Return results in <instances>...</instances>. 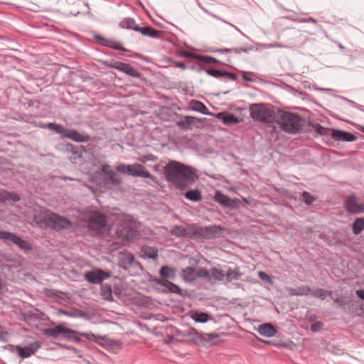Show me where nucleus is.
<instances>
[{
  "label": "nucleus",
  "mask_w": 364,
  "mask_h": 364,
  "mask_svg": "<svg viewBox=\"0 0 364 364\" xmlns=\"http://www.w3.org/2000/svg\"><path fill=\"white\" fill-rule=\"evenodd\" d=\"M44 128H47L49 130H51L55 133L60 134L61 139L64 138L65 132H66V127L55 122L48 123L46 125L44 126Z\"/></svg>",
  "instance_id": "72a5a7b5"
},
{
  "label": "nucleus",
  "mask_w": 364,
  "mask_h": 364,
  "mask_svg": "<svg viewBox=\"0 0 364 364\" xmlns=\"http://www.w3.org/2000/svg\"><path fill=\"white\" fill-rule=\"evenodd\" d=\"M215 117L222 121L226 125H232L239 124L242 122V119L237 117H236L234 114L228 112H222L217 113L215 114Z\"/></svg>",
  "instance_id": "412c9836"
},
{
  "label": "nucleus",
  "mask_w": 364,
  "mask_h": 364,
  "mask_svg": "<svg viewBox=\"0 0 364 364\" xmlns=\"http://www.w3.org/2000/svg\"><path fill=\"white\" fill-rule=\"evenodd\" d=\"M356 294L360 299L364 300V290L363 289H359V290L356 291Z\"/></svg>",
  "instance_id": "774afa93"
},
{
  "label": "nucleus",
  "mask_w": 364,
  "mask_h": 364,
  "mask_svg": "<svg viewBox=\"0 0 364 364\" xmlns=\"http://www.w3.org/2000/svg\"><path fill=\"white\" fill-rule=\"evenodd\" d=\"M267 48H291L294 46V43L289 42L287 44H283L281 43H269L264 46Z\"/></svg>",
  "instance_id": "4d7b16f0"
},
{
  "label": "nucleus",
  "mask_w": 364,
  "mask_h": 364,
  "mask_svg": "<svg viewBox=\"0 0 364 364\" xmlns=\"http://www.w3.org/2000/svg\"><path fill=\"white\" fill-rule=\"evenodd\" d=\"M159 274L163 279H174L176 277V271L173 268L168 266H163L159 270Z\"/></svg>",
  "instance_id": "f704fd0d"
},
{
  "label": "nucleus",
  "mask_w": 364,
  "mask_h": 364,
  "mask_svg": "<svg viewBox=\"0 0 364 364\" xmlns=\"http://www.w3.org/2000/svg\"><path fill=\"white\" fill-rule=\"evenodd\" d=\"M101 171L105 174V176L109 174V171H112L108 164L102 165Z\"/></svg>",
  "instance_id": "e2e57ef3"
},
{
  "label": "nucleus",
  "mask_w": 364,
  "mask_h": 364,
  "mask_svg": "<svg viewBox=\"0 0 364 364\" xmlns=\"http://www.w3.org/2000/svg\"><path fill=\"white\" fill-rule=\"evenodd\" d=\"M111 277L109 272H106L102 269L96 268L85 272V279L92 284H101L102 282Z\"/></svg>",
  "instance_id": "9b49d317"
},
{
  "label": "nucleus",
  "mask_w": 364,
  "mask_h": 364,
  "mask_svg": "<svg viewBox=\"0 0 364 364\" xmlns=\"http://www.w3.org/2000/svg\"><path fill=\"white\" fill-rule=\"evenodd\" d=\"M309 125L319 135L321 136H331L332 137V131L333 129H330L321 126L319 123L314 121H309Z\"/></svg>",
  "instance_id": "c85d7f7f"
},
{
  "label": "nucleus",
  "mask_w": 364,
  "mask_h": 364,
  "mask_svg": "<svg viewBox=\"0 0 364 364\" xmlns=\"http://www.w3.org/2000/svg\"><path fill=\"white\" fill-rule=\"evenodd\" d=\"M103 64L109 68L118 70L132 77L139 78L141 80L145 79L142 73H139L136 68L131 66L129 64L114 61V60L109 61H104Z\"/></svg>",
  "instance_id": "9d476101"
},
{
  "label": "nucleus",
  "mask_w": 364,
  "mask_h": 364,
  "mask_svg": "<svg viewBox=\"0 0 364 364\" xmlns=\"http://www.w3.org/2000/svg\"><path fill=\"white\" fill-rule=\"evenodd\" d=\"M191 108L193 110L203 114H211L208 107L202 102L198 100H193Z\"/></svg>",
  "instance_id": "79ce46f5"
},
{
  "label": "nucleus",
  "mask_w": 364,
  "mask_h": 364,
  "mask_svg": "<svg viewBox=\"0 0 364 364\" xmlns=\"http://www.w3.org/2000/svg\"><path fill=\"white\" fill-rule=\"evenodd\" d=\"M8 333L4 331L0 330V341L7 342Z\"/></svg>",
  "instance_id": "0e129e2a"
},
{
  "label": "nucleus",
  "mask_w": 364,
  "mask_h": 364,
  "mask_svg": "<svg viewBox=\"0 0 364 364\" xmlns=\"http://www.w3.org/2000/svg\"><path fill=\"white\" fill-rule=\"evenodd\" d=\"M20 200L18 194L14 192H9L6 190L0 191V203H6V202H18Z\"/></svg>",
  "instance_id": "cd10ccee"
},
{
  "label": "nucleus",
  "mask_w": 364,
  "mask_h": 364,
  "mask_svg": "<svg viewBox=\"0 0 364 364\" xmlns=\"http://www.w3.org/2000/svg\"><path fill=\"white\" fill-rule=\"evenodd\" d=\"M135 31L141 33L144 36L151 37L153 38H161L163 31L155 29L151 26H146L144 27H136Z\"/></svg>",
  "instance_id": "4be33fe9"
},
{
  "label": "nucleus",
  "mask_w": 364,
  "mask_h": 364,
  "mask_svg": "<svg viewBox=\"0 0 364 364\" xmlns=\"http://www.w3.org/2000/svg\"><path fill=\"white\" fill-rule=\"evenodd\" d=\"M344 208L349 214L356 215L359 203L355 194H351L344 200Z\"/></svg>",
  "instance_id": "5701e85b"
},
{
  "label": "nucleus",
  "mask_w": 364,
  "mask_h": 364,
  "mask_svg": "<svg viewBox=\"0 0 364 364\" xmlns=\"http://www.w3.org/2000/svg\"><path fill=\"white\" fill-rule=\"evenodd\" d=\"M255 50V46L253 45H249L243 48H225V50H223V51H225V53H235L236 54H241L242 53H249L251 51H253Z\"/></svg>",
  "instance_id": "58836bf2"
},
{
  "label": "nucleus",
  "mask_w": 364,
  "mask_h": 364,
  "mask_svg": "<svg viewBox=\"0 0 364 364\" xmlns=\"http://www.w3.org/2000/svg\"><path fill=\"white\" fill-rule=\"evenodd\" d=\"M197 61L202 62L206 64H210V63H215V64H219L221 63V62L218 60L217 58L210 56V55H199L197 58Z\"/></svg>",
  "instance_id": "8fccbe9b"
},
{
  "label": "nucleus",
  "mask_w": 364,
  "mask_h": 364,
  "mask_svg": "<svg viewBox=\"0 0 364 364\" xmlns=\"http://www.w3.org/2000/svg\"><path fill=\"white\" fill-rule=\"evenodd\" d=\"M213 200L221 206L230 208H237L240 203V200L238 198L232 199L220 191H215Z\"/></svg>",
  "instance_id": "f8f14e48"
},
{
  "label": "nucleus",
  "mask_w": 364,
  "mask_h": 364,
  "mask_svg": "<svg viewBox=\"0 0 364 364\" xmlns=\"http://www.w3.org/2000/svg\"><path fill=\"white\" fill-rule=\"evenodd\" d=\"M250 116L255 121L270 123L274 119V112L262 105L252 104L250 107Z\"/></svg>",
  "instance_id": "1a4fd4ad"
},
{
  "label": "nucleus",
  "mask_w": 364,
  "mask_h": 364,
  "mask_svg": "<svg viewBox=\"0 0 364 364\" xmlns=\"http://www.w3.org/2000/svg\"><path fill=\"white\" fill-rule=\"evenodd\" d=\"M258 333L265 337H272L277 333V329L271 323H265L259 325L257 328Z\"/></svg>",
  "instance_id": "a878e982"
},
{
  "label": "nucleus",
  "mask_w": 364,
  "mask_h": 364,
  "mask_svg": "<svg viewBox=\"0 0 364 364\" xmlns=\"http://www.w3.org/2000/svg\"><path fill=\"white\" fill-rule=\"evenodd\" d=\"M42 346V342L35 341L29 343L28 346L21 347L20 346H15L18 354L23 358H27L35 353Z\"/></svg>",
  "instance_id": "2eb2a0df"
},
{
  "label": "nucleus",
  "mask_w": 364,
  "mask_h": 364,
  "mask_svg": "<svg viewBox=\"0 0 364 364\" xmlns=\"http://www.w3.org/2000/svg\"><path fill=\"white\" fill-rule=\"evenodd\" d=\"M65 149L68 153H70L74 159H77L82 157L83 153L86 152L85 146L82 145H74L71 143H67L65 146Z\"/></svg>",
  "instance_id": "b1692460"
},
{
  "label": "nucleus",
  "mask_w": 364,
  "mask_h": 364,
  "mask_svg": "<svg viewBox=\"0 0 364 364\" xmlns=\"http://www.w3.org/2000/svg\"><path fill=\"white\" fill-rule=\"evenodd\" d=\"M364 230V218H357L352 224V231L355 235Z\"/></svg>",
  "instance_id": "ea45409f"
},
{
  "label": "nucleus",
  "mask_w": 364,
  "mask_h": 364,
  "mask_svg": "<svg viewBox=\"0 0 364 364\" xmlns=\"http://www.w3.org/2000/svg\"><path fill=\"white\" fill-rule=\"evenodd\" d=\"M191 318L197 323H206L212 320L211 316L205 312H193L191 316Z\"/></svg>",
  "instance_id": "e433bc0d"
},
{
  "label": "nucleus",
  "mask_w": 364,
  "mask_h": 364,
  "mask_svg": "<svg viewBox=\"0 0 364 364\" xmlns=\"http://www.w3.org/2000/svg\"><path fill=\"white\" fill-rule=\"evenodd\" d=\"M301 198L306 205H311L314 202L317 200L318 197L316 196H313L309 192L305 191L301 193Z\"/></svg>",
  "instance_id": "09e8293b"
},
{
  "label": "nucleus",
  "mask_w": 364,
  "mask_h": 364,
  "mask_svg": "<svg viewBox=\"0 0 364 364\" xmlns=\"http://www.w3.org/2000/svg\"><path fill=\"white\" fill-rule=\"evenodd\" d=\"M100 296L107 301H113L112 288L111 284L102 283L100 284Z\"/></svg>",
  "instance_id": "7c9ffc66"
},
{
  "label": "nucleus",
  "mask_w": 364,
  "mask_h": 364,
  "mask_svg": "<svg viewBox=\"0 0 364 364\" xmlns=\"http://www.w3.org/2000/svg\"><path fill=\"white\" fill-rule=\"evenodd\" d=\"M196 274H197V279L203 278L206 282H210V270H208L207 268L199 267L198 269H196Z\"/></svg>",
  "instance_id": "603ef678"
},
{
  "label": "nucleus",
  "mask_w": 364,
  "mask_h": 364,
  "mask_svg": "<svg viewBox=\"0 0 364 364\" xmlns=\"http://www.w3.org/2000/svg\"><path fill=\"white\" fill-rule=\"evenodd\" d=\"M95 38L100 41V43L102 46L112 48L121 52H129V50L122 46L120 42L112 39L106 38L100 35H95Z\"/></svg>",
  "instance_id": "f3484780"
},
{
  "label": "nucleus",
  "mask_w": 364,
  "mask_h": 364,
  "mask_svg": "<svg viewBox=\"0 0 364 364\" xmlns=\"http://www.w3.org/2000/svg\"><path fill=\"white\" fill-rule=\"evenodd\" d=\"M139 222L130 215H123L109 229L111 237L121 240L124 243H132L140 237Z\"/></svg>",
  "instance_id": "f03ea898"
},
{
  "label": "nucleus",
  "mask_w": 364,
  "mask_h": 364,
  "mask_svg": "<svg viewBox=\"0 0 364 364\" xmlns=\"http://www.w3.org/2000/svg\"><path fill=\"white\" fill-rule=\"evenodd\" d=\"M183 279L191 282L197 279L196 269L192 267H187L183 270Z\"/></svg>",
  "instance_id": "c9c22d12"
},
{
  "label": "nucleus",
  "mask_w": 364,
  "mask_h": 364,
  "mask_svg": "<svg viewBox=\"0 0 364 364\" xmlns=\"http://www.w3.org/2000/svg\"><path fill=\"white\" fill-rule=\"evenodd\" d=\"M304 122L305 119L299 114L286 111L279 112L277 119L281 129L291 134L301 133Z\"/></svg>",
  "instance_id": "20e7f679"
},
{
  "label": "nucleus",
  "mask_w": 364,
  "mask_h": 364,
  "mask_svg": "<svg viewBox=\"0 0 364 364\" xmlns=\"http://www.w3.org/2000/svg\"><path fill=\"white\" fill-rule=\"evenodd\" d=\"M332 139L339 141L353 142L356 141L358 137L351 132L341 129H333Z\"/></svg>",
  "instance_id": "aec40b11"
},
{
  "label": "nucleus",
  "mask_w": 364,
  "mask_h": 364,
  "mask_svg": "<svg viewBox=\"0 0 364 364\" xmlns=\"http://www.w3.org/2000/svg\"><path fill=\"white\" fill-rule=\"evenodd\" d=\"M243 274L240 272V267H237L234 269L229 267L225 272V277L227 282H231L233 280H239L241 279Z\"/></svg>",
  "instance_id": "2f4dec72"
},
{
  "label": "nucleus",
  "mask_w": 364,
  "mask_h": 364,
  "mask_svg": "<svg viewBox=\"0 0 364 364\" xmlns=\"http://www.w3.org/2000/svg\"><path fill=\"white\" fill-rule=\"evenodd\" d=\"M176 334L183 338L190 337V341L196 345H200L203 341L216 343L215 339L220 336L218 333L215 332L210 333H200L193 327L186 330L176 329Z\"/></svg>",
  "instance_id": "39448f33"
},
{
  "label": "nucleus",
  "mask_w": 364,
  "mask_h": 364,
  "mask_svg": "<svg viewBox=\"0 0 364 364\" xmlns=\"http://www.w3.org/2000/svg\"><path fill=\"white\" fill-rule=\"evenodd\" d=\"M154 282L159 285L163 286L164 289L161 291L163 294H176L180 296H183V290L177 284L168 281V279H155Z\"/></svg>",
  "instance_id": "ddd939ff"
},
{
  "label": "nucleus",
  "mask_w": 364,
  "mask_h": 364,
  "mask_svg": "<svg viewBox=\"0 0 364 364\" xmlns=\"http://www.w3.org/2000/svg\"><path fill=\"white\" fill-rule=\"evenodd\" d=\"M333 300L335 303L338 304L341 307H343L349 303V301L346 298H336Z\"/></svg>",
  "instance_id": "680f3d73"
},
{
  "label": "nucleus",
  "mask_w": 364,
  "mask_h": 364,
  "mask_svg": "<svg viewBox=\"0 0 364 364\" xmlns=\"http://www.w3.org/2000/svg\"><path fill=\"white\" fill-rule=\"evenodd\" d=\"M184 196L193 202H199L202 200L201 192L199 189L188 190L184 193Z\"/></svg>",
  "instance_id": "4c0bfd02"
},
{
  "label": "nucleus",
  "mask_w": 364,
  "mask_h": 364,
  "mask_svg": "<svg viewBox=\"0 0 364 364\" xmlns=\"http://www.w3.org/2000/svg\"><path fill=\"white\" fill-rule=\"evenodd\" d=\"M333 292L331 291H328L323 289H317L314 291L311 290V293L310 295L313 296L315 298L321 299V300L325 299L326 296H331Z\"/></svg>",
  "instance_id": "a18cd8bd"
},
{
  "label": "nucleus",
  "mask_w": 364,
  "mask_h": 364,
  "mask_svg": "<svg viewBox=\"0 0 364 364\" xmlns=\"http://www.w3.org/2000/svg\"><path fill=\"white\" fill-rule=\"evenodd\" d=\"M34 220L41 227L49 228L55 231L69 230L72 228V223L65 217L52 212L41 213L34 216Z\"/></svg>",
  "instance_id": "7ed1b4c3"
},
{
  "label": "nucleus",
  "mask_w": 364,
  "mask_h": 364,
  "mask_svg": "<svg viewBox=\"0 0 364 364\" xmlns=\"http://www.w3.org/2000/svg\"><path fill=\"white\" fill-rule=\"evenodd\" d=\"M201 228L195 223L187 224L185 225V237L194 240H202Z\"/></svg>",
  "instance_id": "a211bd4d"
},
{
  "label": "nucleus",
  "mask_w": 364,
  "mask_h": 364,
  "mask_svg": "<svg viewBox=\"0 0 364 364\" xmlns=\"http://www.w3.org/2000/svg\"><path fill=\"white\" fill-rule=\"evenodd\" d=\"M258 277L261 280H262L265 282H267L269 284H272L271 277L266 272H262V271L259 272Z\"/></svg>",
  "instance_id": "bf43d9fd"
},
{
  "label": "nucleus",
  "mask_w": 364,
  "mask_h": 364,
  "mask_svg": "<svg viewBox=\"0 0 364 364\" xmlns=\"http://www.w3.org/2000/svg\"><path fill=\"white\" fill-rule=\"evenodd\" d=\"M287 291L291 296H309L311 293V289L307 285H301L296 288L289 287Z\"/></svg>",
  "instance_id": "bb28decb"
},
{
  "label": "nucleus",
  "mask_w": 364,
  "mask_h": 364,
  "mask_svg": "<svg viewBox=\"0 0 364 364\" xmlns=\"http://www.w3.org/2000/svg\"><path fill=\"white\" fill-rule=\"evenodd\" d=\"M87 228L95 235H101L106 229L107 216L98 211L91 212L87 219Z\"/></svg>",
  "instance_id": "423d86ee"
},
{
  "label": "nucleus",
  "mask_w": 364,
  "mask_h": 364,
  "mask_svg": "<svg viewBox=\"0 0 364 364\" xmlns=\"http://www.w3.org/2000/svg\"><path fill=\"white\" fill-rule=\"evenodd\" d=\"M73 333H70L68 335L67 341L74 342L76 343H81L82 342V340L81 339L82 332L73 329Z\"/></svg>",
  "instance_id": "5fc2aeb1"
},
{
  "label": "nucleus",
  "mask_w": 364,
  "mask_h": 364,
  "mask_svg": "<svg viewBox=\"0 0 364 364\" xmlns=\"http://www.w3.org/2000/svg\"><path fill=\"white\" fill-rule=\"evenodd\" d=\"M11 242L16 245L19 248L25 252L31 251L33 249L31 245L28 241L22 239L20 236L15 233H14Z\"/></svg>",
  "instance_id": "c756f323"
},
{
  "label": "nucleus",
  "mask_w": 364,
  "mask_h": 364,
  "mask_svg": "<svg viewBox=\"0 0 364 364\" xmlns=\"http://www.w3.org/2000/svg\"><path fill=\"white\" fill-rule=\"evenodd\" d=\"M116 169L120 173L132 176L154 179V176L147 171L145 166L140 164H120L117 166Z\"/></svg>",
  "instance_id": "6e6552de"
},
{
  "label": "nucleus",
  "mask_w": 364,
  "mask_h": 364,
  "mask_svg": "<svg viewBox=\"0 0 364 364\" xmlns=\"http://www.w3.org/2000/svg\"><path fill=\"white\" fill-rule=\"evenodd\" d=\"M52 324L53 327L46 328L42 330L43 336L47 338L67 341L68 335L73 333V329L68 328L66 323H53Z\"/></svg>",
  "instance_id": "0eeeda50"
},
{
  "label": "nucleus",
  "mask_w": 364,
  "mask_h": 364,
  "mask_svg": "<svg viewBox=\"0 0 364 364\" xmlns=\"http://www.w3.org/2000/svg\"><path fill=\"white\" fill-rule=\"evenodd\" d=\"M323 326V323L321 321H316L311 324V331L314 333L318 332Z\"/></svg>",
  "instance_id": "052dcab7"
},
{
  "label": "nucleus",
  "mask_w": 364,
  "mask_h": 364,
  "mask_svg": "<svg viewBox=\"0 0 364 364\" xmlns=\"http://www.w3.org/2000/svg\"><path fill=\"white\" fill-rule=\"evenodd\" d=\"M14 233L8 231L0 230V240L4 241H11Z\"/></svg>",
  "instance_id": "13d9d810"
},
{
  "label": "nucleus",
  "mask_w": 364,
  "mask_h": 364,
  "mask_svg": "<svg viewBox=\"0 0 364 364\" xmlns=\"http://www.w3.org/2000/svg\"><path fill=\"white\" fill-rule=\"evenodd\" d=\"M82 337L89 341L98 342V340L104 341L105 338L99 335H95L92 332H82Z\"/></svg>",
  "instance_id": "6e6d98bb"
},
{
  "label": "nucleus",
  "mask_w": 364,
  "mask_h": 364,
  "mask_svg": "<svg viewBox=\"0 0 364 364\" xmlns=\"http://www.w3.org/2000/svg\"><path fill=\"white\" fill-rule=\"evenodd\" d=\"M60 293L58 291L55 290H47L46 291V295L50 297H55L58 296V294Z\"/></svg>",
  "instance_id": "69168bd1"
},
{
  "label": "nucleus",
  "mask_w": 364,
  "mask_h": 364,
  "mask_svg": "<svg viewBox=\"0 0 364 364\" xmlns=\"http://www.w3.org/2000/svg\"><path fill=\"white\" fill-rule=\"evenodd\" d=\"M134 262V256L132 253H126L122 257L119 262V265L124 269H128L132 266Z\"/></svg>",
  "instance_id": "473e14b6"
},
{
  "label": "nucleus",
  "mask_w": 364,
  "mask_h": 364,
  "mask_svg": "<svg viewBox=\"0 0 364 364\" xmlns=\"http://www.w3.org/2000/svg\"><path fill=\"white\" fill-rule=\"evenodd\" d=\"M170 234L177 237H185V226L175 225L170 230Z\"/></svg>",
  "instance_id": "3c124183"
},
{
  "label": "nucleus",
  "mask_w": 364,
  "mask_h": 364,
  "mask_svg": "<svg viewBox=\"0 0 364 364\" xmlns=\"http://www.w3.org/2000/svg\"><path fill=\"white\" fill-rule=\"evenodd\" d=\"M225 273L223 270L218 269L216 267H213L210 270V282L212 280L218 282L223 281L225 278Z\"/></svg>",
  "instance_id": "c03bdc74"
},
{
  "label": "nucleus",
  "mask_w": 364,
  "mask_h": 364,
  "mask_svg": "<svg viewBox=\"0 0 364 364\" xmlns=\"http://www.w3.org/2000/svg\"><path fill=\"white\" fill-rule=\"evenodd\" d=\"M64 138H68L77 143H85L90 141V136L87 134H82L75 129L66 128Z\"/></svg>",
  "instance_id": "6ab92c4d"
},
{
  "label": "nucleus",
  "mask_w": 364,
  "mask_h": 364,
  "mask_svg": "<svg viewBox=\"0 0 364 364\" xmlns=\"http://www.w3.org/2000/svg\"><path fill=\"white\" fill-rule=\"evenodd\" d=\"M174 65L176 68H181L182 70L186 69L188 67L183 62H174Z\"/></svg>",
  "instance_id": "338daca9"
},
{
  "label": "nucleus",
  "mask_w": 364,
  "mask_h": 364,
  "mask_svg": "<svg viewBox=\"0 0 364 364\" xmlns=\"http://www.w3.org/2000/svg\"><path fill=\"white\" fill-rule=\"evenodd\" d=\"M105 182L107 184L117 186L121 183V180L117 174L114 171H109V174L105 176Z\"/></svg>",
  "instance_id": "49530a36"
},
{
  "label": "nucleus",
  "mask_w": 364,
  "mask_h": 364,
  "mask_svg": "<svg viewBox=\"0 0 364 364\" xmlns=\"http://www.w3.org/2000/svg\"><path fill=\"white\" fill-rule=\"evenodd\" d=\"M205 73L208 75L213 77L217 79L228 78L231 80L235 81L238 78V75L235 73H231L225 70H220L213 67H209L205 69Z\"/></svg>",
  "instance_id": "4468645a"
},
{
  "label": "nucleus",
  "mask_w": 364,
  "mask_h": 364,
  "mask_svg": "<svg viewBox=\"0 0 364 364\" xmlns=\"http://www.w3.org/2000/svg\"><path fill=\"white\" fill-rule=\"evenodd\" d=\"M56 314L58 316L65 315L71 318H77L82 316L83 313L81 310L73 309L71 310H63V309H59Z\"/></svg>",
  "instance_id": "a19ab883"
},
{
  "label": "nucleus",
  "mask_w": 364,
  "mask_h": 364,
  "mask_svg": "<svg viewBox=\"0 0 364 364\" xmlns=\"http://www.w3.org/2000/svg\"><path fill=\"white\" fill-rule=\"evenodd\" d=\"M143 252L144 256L149 259H156L158 257V250L154 247H144Z\"/></svg>",
  "instance_id": "de8ad7c7"
},
{
  "label": "nucleus",
  "mask_w": 364,
  "mask_h": 364,
  "mask_svg": "<svg viewBox=\"0 0 364 364\" xmlns=\"http://www.w3.org/2000/svg\"><path fill=\"white\" fill-rule=\"evenodd\" d=\"M164 176L167 181L180 190L193 185L199 178L195 168L176 161H171L166 165Z\"/></svg>",
  "instance_id": "f257e3e1"
},
{
  "label": "nucleus",
  "mask_w": 364,
  "mask_h": 364,
  "mask_svg": "<svg viewBox=\"0 0 364 364\" xmlns=\"http://www.w3.org/2000/svg\"><path fill=\"white\" fill-rule=\"evenodd\" d=\"M223 228L219 225L202 226V240H210L219 237L223 234Z\"/></svg>",
  "instance_id": "dca6fc26"
},
{
  "label": "nucleus",
  "mask_w": 364,
  "mask_h": 364,
  "mask_svg": "<svg viewBox=\"0 0 364 364\" xmlns=\"http://www.w3.org/2000/svg\"><path fill=\"white\" fill-rule=\"evenodd\" d=\"M196 122H200L201 120L199 118L195 117L185 116L183 117L181 120L176 122V125L180 129L185 130H191L192 125Z\"/></svg>",
  "instance_id": "393cba45"
},
{
  "label": "nucleus",
  "mask_w": 364,
  "mask_h": 364,
  "mask_svg": "<svg viewBox=\"0 0 364 364\" xmlns=\"http://www.w3.org/2000/svg\"><path fill=\"white\" fill-rule=\"evenodd\" d=\"M120 27L126 29L134 30L135 31L136 27H139V26L136 24V21L133 18L127 17L124 18L119 23Z\"/></svg>",
  "instance_id": "37998d69"
},
{
  "label": "nucleus",
  "mask_w": 364,
  "mask_h": 364,
  "mask_svg": "<svg viewBox=\"0 0 364 364\" xmlns=\"http://www.w3.org/2000/svg\"><path fill=\"white\" fill-rule=\"evenodd\" d=\"M176 55L179 57H183L188 59H193L197 60V58L198 57V54L188 51L186 50H179L176 52Z\"/></svg>",
  "instance_id": "864d4df0"
}]
</instances>
